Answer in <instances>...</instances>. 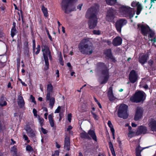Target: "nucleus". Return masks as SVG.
<instances>
[{
	"instance_id": "obj_23",
	"label": "nucleus",
	"mask_w": 156,
	"mask_h": 156,
	"mask_svg": "<svg viewBox=\"0 0 156 156\" xmlns=\"http://www.w3.org/2000/svg\"><path fill=\"white\" fill-rule=\"evenodd\" d=\"M51 96H50V97L48 99L47 98L46 96V101H49V106L51 108H52L54 106L55 103V98L54 97H51Z\"/></svg>"
},
{
	"instance_id": "obj_16",
	"label": "nucleus",
	"mask_w": 156,
	"mask_h": 156,
	"mask_svg": "<svg viewBox=\"0 0 156 156\" xmlns=\"http://www.w3.org/2000/svg\"><path fill=\"white\" fill-rule=\"evenodd\" d=\"M17 103L19 106L23 109H24L25 103L23 97L20 95H19L17 98Z\"/></svg>"
},
{
	"instance_id": "obj_62",
	"label": "nucleus",
	"mask_w": 156,
	"mask_h": 156,
	"mask_svg": "<svg viewBox=\"0 0 156 156\" xmlns=\"http://www.w3.org/2000/svg\"><path fill=\"white\" fill-rule=\"evenodd\" d=\"M56 146L58 148H59L60 147V146L58 144L57 142L56 143Z\"/></svg>"
},
{
	"instance_id": "obj_14",
	"label": "nucleus",
	"mask_w": 156,
	"mask_h": 156,
	"mask_svg": "<svg viewBox=\"0 0 156 156\" xmlns=\"http://www.w3.org/2000/svg\"><path fill=\"white\" fill-rule=\"evenodd\" d=\"M148 123L150 129L153 131H156V120L154 119H150Z\"/></svg>"
},
{
	"instance_id": "obj_5",
	"label": "nucleus",
	"mask_w": 156,
	"mask_h": 156,
	"mask_svg": "<svg viewBox=\"0 0 156 156\" xmlns=\"http://www.w3.org/2000/svg\"><path fill=\"white\" fill-rule=\"evenodd\" d=\"M146 98V94L143 91H139L136 92L131 97L130 100L132 102L136 103L143 101Z\"/></svg>"
},
{
	"instance_id": "obj_22",
	"label": "nucleus",
	"mask_w": 156,
	"mask_h": 156,
	"mask_svg": "<svg viewBox=\"0 0 156 156\" xmlns=\"http://www.w3.org/2000/svg\"><path fill=\"white\" fill-rule=\"evenodd\" d=\"M98 23L97 20H89L88 22L89 27L90 29L95 28Z\"/></svg>"
},
{
	"instance_id": "obj_15",
	"label": "nucleus",
	"mask_w": 156,
	"mask_h": 156,
	"mask_svg": "<svg viewBox=\"0 0 156 156\" xmlns=\"http://www.w3.org/2000/svg\"><path fill=\"white\" fill-rule=\"evenodd\" d=\"M147 131V129L146 126H141L138 127L136 132V134L137 135L144 134L146 133Z\"/></svg>"
},
{
	"instance_id": "obj_63",
	"label": "nucleus",
	"mask_w": 156,
	"mask_h": 156,
	"mask_svg": "<svg viewBox=\"0 0 156 156\" xmlns=\"http://www.w3.org/2000/svg\"><path fill=\"white\" fill-rule=\"evenodd\" d=\"M136 156H141V155H140L141 152H138L137 151V152H136Z\"/></svg>"
},
{
	"instance_id": "obj_47",
	"label": "nucleus",
	"mask_w": 156,
	"mask_h": 156,
	"mask_svg": "<svg viewBox=\"0 0 156 156\" xmlns=\"http://www.w3.org/2000/svg\"><path fill=\"white\" fill-rule=\"evenodd\" d=\"M72 115L71 113L69 114L68 115L67 118L69 121L70 122L71 120Z\"/></svg>"
},
{
	"instance_id": "obj_24",
	"label": "nucleus",
	"mask_w": 156,
	"mask_h": 156,
	"mask_svg": "<svg viewBox=\"0 0 156 156\" xmlns=\"http://www.w3.org/2000/svg\"><path fill=\"white\" fill-rule=\"evenodd\" d=\"M108 59H110L111 61L113 62H115L116 60L112 54L111 49H108Z\"/></svg>"
},
{
	"instance_id": "obj_12",
	"label": "nucleus",
	"mask_w": 156,
	"mask_h": 156,
	"mask_svg": "<svg viewBox=\"0 0 156 156\" xmlns=\"http://www.w3.org/2000/svg\"><path fill=\"white\" fill-rule=\"evenodd\" d=\"M143 108L140 107H137L136 109L134 119L135 121H137L140 119L143 113Z\"/></svg>"
},
{
	"instance_id": "obj_58",
	"label": "nucleus",
	"mask_w": 156,
	"mask_h": 156,
	"mask_svg": "<svg viewBox=\"0 0 156 156\" xmlns=\"http://www.w3.org/2000/svg\"><path fill=\"white\" fill-rule=\"evenodd\" d=\"M56 74L57 75V77H58L59 76V71L58 70H57L56 71Z\"/></svg>"
},
{
	"instance_id": "obj_55",
	"label": "nucleus",
	"mask_w": 156,
	"mask_h": 156,
	"mask_svg": "<svg viewBox=\"0 0 156 156\" xmlns=\"http://www.w3.org/2000/svg\"><path fill=\"white\" fill-rule=\"evenodd\" d=\"M0 8L1 10L4 11L5 9V6H1Z\"/></svg>"
},
{
	"instance_id": "obj_26",
	"label": "nucleus",
	"mask_w": 156,
	"mask_h": 156,
	"mask_svg": "<svg viewBox=\"0 0 156 156\" xmlns=\"http://www.w3.org/2000/svg\"><path fill=\"white\" fill-rule=\"evenodd\" d=\"M48 118L51 126L52 127H54V122L53 119L52 115L51 114L49 115Z\"/></svg>"
},
{
	"instance_id": "obj_52",
	"label": "nucleus",
	"mask_w": 156,
	"mask_h": 156,
	"mask_svg": "<svg viewBox=\"0 0 156 156\" xmlns=\"http://www.w3.org/2000/svg\"><path fill=\"white\" fill-rule=\"evenodd\" d=\"M72 128L73 127L71 126H69L66 129V131H70L72 129Z\"/></svg>"
},
{
	"instance_id": "obj_6",
	"label": "nucleus",
	"mask_w": 156,
	"mask_h": 156,
	"mask_svg": "<svg viewBox=\"0 0 156 156\" xmlns=\"http://www.w3.org/2000/svg\"><path fill=\"white\" fill-rule=\"evenodd\" d=\"M75 0H62L61 3V7L62 10L66 13H68L73 11L70 8Z\"/></svg>"
},
{
	"instance_id": "obj_51",
	"label": "nucleus",
	"mask_w": 156,
	"mask_h": 156,
	"mask_svg": "<svg viewBox=\"0 0 156 156\" xmlns=\"http://www.w3.org/2000/svg\"><path fill=\"white\" fill-rule=\"evenodd\" d=\"M59 151L58 150H56L55 151L54 154L53 155H54L55 156V155L57 156H58L59 155Z\"/></svg>"
},
{
	"instance_id": "obj_32",
	"label": "nucleus",
	"mask_w": 156,
	"mask_h": 156,
	"mask_svg": "<svg viewBox=\"0 0 156 156\" xmlns=\"http://www.w3.org/2000/svg\"><path fill=\"white\" fill-rule=\"evenodd\" d=\"M41 10L44 14V16L47 17L48 16V12L47 8H45L44 5H42L41 8Z\"/></svg>"
},
{
	"instance_id": "obj_19",
	"label": "nucleus",
	"mask_w": 156,
	"mask_h": 156,
	"mask_svg": "<svg viewBox=\"0 0 156 156\" xmlns=\"http://www.w3.org/2000/svg\"><path fill=\"white\" fill-rule=\"evenodd\" d=\"M131 5L133 7H137L136 14H139L142 9V7L140 4L138 2H133L131 4Z\"/></svg>"
},
{
	"instance_id": "obj_25",
	"label": "nucleus",
	"mask_w": 156,
	"mask_h": 156,
	"mask_svg": "<svg viewBox=\"0 0 156 156\" xmlns=\"http://www.w3.org/2000/svg\"><path fill=\"white\" fill-rule=\"evenodd\" d=\"M88 134L95 141H97V137L94 132L93 130H90L88 131Z\"/></svg>"
},
{
	"instance_id": "obj_57",
	"label": "nucleus",
	"mask_w": 156,
	"mask_h": 156,
	"mask_svg": "<svg viewBox=\"0 0 156 156\" xmlns=\"http://www.w3.org/2000/svg\"><path fill=\"white\" fill-rule=\"evenodd\" d=\"M48 112H46L44 114V118L46 119H47V116H48Z\"/></svg>"
},
{
	"instance_id": "obj_37",
	"label": "nucleus",
	"mask_w": 156,
	"mask_h": 156,
	"mask_svg": "<svg viewBox=\"0 0 156 156\" xmlns=\"http://www.w3.org/2000/svg\"><path fill=\"white\" fill-rule=\"evenodd\" d=\"M26 150L27 151L30 152L33 151V148L30 145H27L26 147Z\"/></svg>"
},
{
	"instance_id": "obj_50",
	"label": "nucleus",
	"mask_w": 156,
	"mask_h": 156,
	"mask_svg": "<svg viewBox=\"0 0 156 156\" xmlns=\"http://www.w3.org/2000/svg\"><path fill=\"white\" fill-rule=\"evenodd\" d=\"M41 132L44 133V134H46L47 133V131L44 129L42 127V126L41 127Z\"/></svg>"
},
{
	"instance_id": "obj_11",
	"label": "nucleus",
	"mask_w": 156,
	"mask_h": 156,
	"mask_svg": "<svg viewBox=\"0 0 156 156\" xmlns=\"http://www.w3.org/2000/svg\"><path fill=\"white\" fill-rule=\"evenodd\" d=\"M149 58V54H141L138 58L139 62L142 65H144L147 62Z\"/></svg>"
},
{
	"instance_id": "obj_54",
	"label": "nucleus",
	"mask_w": 156,
	"mask_h": 156,
	"mask_svg": "<svg viewBox=\"0 0 156 156\" xmlns=\"http://www.w3.org/2000/svg\"><path fill=\"white\" fill-rule=\"evenodd\" d=\"M43 111L45 112H48V110L47 108L45 107H43L42 108Z\"/></svg>"
},
{
	"instance_id": "obj_38",
	"label": "nucleus",
	"mask_w": 156,
	"mask_h": 156,
	"mask_svg": "<svg viewBox=\"0 0 156 156\" xmlns=\"http://www.w3.org/2000/svg\"><path fill=\"white\" fill-rule=\"evenodd\" d=\"M116 2V0H108V5H112Z\"/></svg>"
},
{
	"instance_id": "obj_45",
	"label": "nucleus",
	"mask_w": 156,
	"mask_h": 156,
	"mask_svg": "<svg viewBox=\"0 0 156 156\" xmlns=\"http://www.w3.org/2000/svg\"><path fill=\"white\" fill-rule=\"evenodd\" d=\"M33 52H35L36 47L35 41V40H33Z\"/></svg>"
},
{
	"instance_id": "obj_1",
	"label": "nucleus",
	"mask_w": 156,
	"mask_h": 156,
	"mask_svg": "<svg viewBox=\"0 0 156 156\" xmlns=\"http://www.w3.org/2000/svg\"><path fill=\"white\" fill-rule=\"evenodd\" d=\"M78 48L81 53L87 55L91 54L94 49L92 44L87 39H83L81 41Z\"/></svg>"
},
{
	"instance_id": "obj_44",
	"label": "nucleus",
	"mask_w": 156,
	"mask_h": 156,
	"mask_svg": "<svg viewBox=\"0 0 156 156\" xmlns=\"http://www.w3.org/2000/svg\"><path fill=\"white\" fill-rule=\"evenodd\" d=\"M36 49L37 51L35 52V54L37 55L39 53L41 49L40 46L39 45H38L37 46Z\"/></svg>"
},
{
	"instance_id": "obj_7",
	"label": "nucleus",
	"mask_w": 156,
	"mask_h": 156,
	"mask_svg": "<svg viewBox=\"0 0 156 156\" xmlns=\"http://www.w3.org/2000/svg\"><path fill=\"white\" fill-rule=\"evenodd\" d=\"M127 106L125 104H123L120 105L118 111V116L123 119L127 118L128 116L127 113Z\"/></svg>"
},
{
	"instance_id": "obj_20",
	"label": "nucleus",
	"mask_w": 156,
	"mask_h": 156,
	"mask_svg": "<svg viewBox=\"0 0 156 156\" xmlns=\"http://www.w3.org/2000/svg\"><path fill=\"white\" fill-rule=\"evenodd\" d=\"M70 145V138L69 137L66 136L65 138L64 148L65 149L69 151V150Z\"/></svg>"
},
{
	"instance_id": "obj_43",
	"label": "nucleus",
	"mask_w": 156,
	"mask_h": 156,
	"mask_svg": "<svg viewBox=\"0 0 156 156\" xmlns=\"http://www.w3.org/2000/svg\"><path fill=\"white\" fill-rule=\"evenodd\" d=\"M30 99H31L32 102L34 103L35 104H36V102L35 100V98L32 95L30 96Z\"/></svg>"
},
{
	"instance_id": "obj_61",
	"label": "nucleus",
	"mask_w": 156,
	"mask_h": 156,
	"mask_svg": "<svg viewBox=\"0 0 156 156\" xmlns=\"http://www.w3.org/2000/svg\"><path fill=\"white\" fill-rule=\"evenodd\" d=\"M150 40L152 41H153L154 42H156V38L154 37L153 39H150Z\"/></svg>"
},
{
	"instance_id": "obj_27",
	"label": "nucleus",
	"mask_w": 156,
	"mask_h": 156,
	"mask_svg": "<svg viewBox=\"0 0 156 156\" xmlns=\"http://www.w3.org/2000/svg\"><path fill=\"white\" fill-rule=\"evenodd\" d=\"M7 103L3 97H2L0 99V106L3 107L6 105Z\"/></svg>"
},
{
	"instance_id": "obj_17",
	"label": "nucleus",
	"mask_w": 156,
	"mask_h": 156,
	"mask_svg": "<svg viewBox=\"0 0 156 156\" xmlns=\"http://www.w3.org/2000/svg\"><path fill=\"white\" fill-rule=\"evenodd\" d=\"M53 87L51 83H49L47 85V94H46L47 98L49 99L50 96H52V94L53 92Z\"/></svg>"
},
{
	"instance_id": "obj_46",
	"label": "nucleus",
	"mask_w": 156,
	"mask_h": 156,
	"mask_svg": "<svg viewBox=\"0 0 156 156\" xmlns=\"http://www.w3.org/2000/svg\"><path fill=\"white\" fill-rule=\"evenodd\" d=\"M11 151L12 152H14L15 154H16V148L15 146H13L11 149Z\"/></svg>"
},
{
	"instance_id": "obj_8",
	"label": "nucleus",
	"mask_w": 156,
	"mask_h": 156,
	"mask_svg": "<svg viewBox=\"0 0 156 156\" xmlns=\"http://www.w3.org/2000/svg\"><path fill=\"white\" fill-rule=\"evenodd\" d=\"M25 129L29 137H34L36 136L37 133L34 124H30L26 125Z\"/></svg>"
},
{
	"instance_id": "obj_40",
	"label": "nucleus",
	"mask_w": 156,
	"mask_h": 156,
	"mask_svg": "<svg viewBox=\"0 0 156 156\" xmlns=\"http://www.w3.org/2000/svg\"><path fill=\"white\" fill-rule=\"evenodd\" d=\"M94 34L97 35H99L101 34V31L99 30H94L93 31Z\"/></svg>"
},
{
	"instance_id": "obj_29",
	"label": "nucleus",
	"mask_w": 156,
	"mask_h": 156,
	"mask_svg": "<svg viewBox=\"0 0 156 156\" xmlns=\"http://www.w3.org/2000/svg\"><path fill=\"white\" fill-rule=\"evenodd\" d=\"M80 136L82 138L90 139V137L88 135V134L87 133L85 132H83L80 134Z\"/></svg>"
},
{
	"instance_id": "obj_59",
	"label": "nucleus",
	"mask_w": 156,
	"mask_h": 156,
	"mask_svg": "<svg viewBox=\"0 0 156 156\" xmlns=\"http://www.w3.org/2000/svg\"><path fill=\"white\" fill-rule=\"evenodd\" d=\"M13 5L14 6V7H15V9L16 10H19V9L17 7V6L16 5V4L14 3L13 4Z\"/></svg>"
},
{
	"instance_id": "obj_9",
	"label": "nucleus",
	"mask_w": 156,
	"mask_h": 156,
	"mask_svg": "<svg viewBox=\"0 0 156 156\" xmlns=\"http://www.w3.org/2000/svg\"><path fill=\"white\" fill-rule=\"evenodd\" d=\"M137 26L138 28L140 27L141 33L144 36H147L148 34V32L151 29L147 25H144L138 24Z\"/></svg>"
},
{
	"instance_id": "obj_31",
	"label": "nucleus",
	"mask_w": 156,
	"mask_h": 156,
	"mask_svg": "<svg viewBox=\"0 0 156 156\" xmlns=\"http://www.w3.org/2000/svg\"><path fill=\"white\" fill-rule=\"evenodd\" d=\"M37 119L40 126L42 127L44 125V119L42 117H41L39 115L37 116Z\"/></svg>"
},
{
	"instance_id": "obj_3",
	"label": "nucleus",
	"mask_w": 156,
	"mask_h": 156,
	"mask_svg": "<svg viewBox=\"0 0 156 156\" xmlns=\"http://www.w3.org/2000/svg\"><path fill=\"white\" fill-rule=\"evenodd\" d=\"M119 12L120 16L129 19L133 17L135 14L134 9L128 6L121 7L119 8Z\"/></svg>"
},
{
	"instance_id": "obj_64",
	"label": "nucleus",
	"mask_w": 156,
	"mask_h": 156,
	"mask_svg": "<svg viewBox=\"0 0 156 156\" xmlns=\"http://www.w3.org/2000/svg\"><path fill=\"white\" fill-rule=\"evenodd\" d=\"M131 125L132 127H136L137 126L134 123H132Z\"/></svg>"
},
{
	"instance_id": "obj_34",
	"label": "nucleus",
	"mask_w": 156,
	"mask_h": 156,
	"mask_svg": "<svg viewBox=\"0 0 156 156\" xmlns=\"http://www.w3.org/2000/svg\"><path fill=\"white\" fill-rule=\"evenodd\" d=\"M101 76L103 77H106L107 76V71L106 69H103L101 72Z\"/></svg>"
},
{
	"instance_id": "obj_2",
	"label": "nucleus",
	"mask_w": 156,
	"mask_h": 156,
	"mask_svg": "<svg viewBox=\"0 0 156 156\" xmlns=\"http://www.w3.org/2000/svg\"><path fill=\"white\" fill-rule=\"evenodd\" d=\"M99 9V5L97 3L94 4L87 9L86 14V18L89 20L97 19V15Z\"/></svg>"
},
{
	"instance_id": "obj_42",
	"label": "nucleus",
	"mask_w": 156,
	"mask_h": 156,
	"mask_svg": "<svg viewBox=\"0 0 156 156\" xmlns=\"http://www.w3.org/2000/svg\"><path fill=\"white\" fill-rule=\"evenodd\" d=\"M33 112L34 116L36 118H37V116H38V115H37V111L34 108L33 109Z\"/></svg>"
},
{
	"instance_id": "obj_18",
	"label": "nucleus",
	"mask_w": 156,
	"mask_h": 156,
	"mask_svg": "<svg viewBox=\"0 0 156 156\" xmlns=\"http://www.w3.org/2000/svg\"><path fill=\"white\" fill-rule=\"evenodd\" d=\"M122 39L120 37L117 36L113 40L112 44L114 46H118L121 45L122 43Z\"/></svg>"
},
{
	"instance_id": "obj_53",
	"label": "nucleus",
	"mask_w": 156,
	"mask_h": 156,
	"mask_svg": "<svg viewBox=\"0 0 156 156\" xmlns=\"http://www.w3.org/2000/svg\"><path fill=\"white\" fill-rule=\"evenodd\" d=\"M82 6V4H79L77 7V9H79L80 10H81Z\"/></svg>"
},
{
	"instance_id": "obj_4",
	"label": "nucleus",
	"mask_w": 156,
	"mask_h": 156,
	"mask_svg": "<svg viewBox=\"0 0 156 156\" xmlns=\"http://www.w3.org/2000/svg\"><path fill=\"white\" fill-rule=\"evenodd\" d=\"M41 48L45 64L44 69L45 70H47L49 68V66L48 58H49L50 59H51V56L49 48L46 45H43L41 46Z\"/></svg>"
},
{
	"instance_id": "obj_30",
	"label": "nucleus",
	"mask_w": 156,
	"mask_h": 156,
	"mask_svg": "<svg viewBox=\"0 0 156 156\" xmlns=\"http://www.w3.org/2000/svg\"><path fill=\"white\" fill-rule=\"evenodd\" d=\"M17 33L16 28H12L11 31V36L13 37Z\"/></svg>"
},
{
	"instance_id": "obj_21",
	"label": "nucleus",
	"mask_w": 156,
	"mask_h": 156,
	"mask_svg": "<svg viewBox=\"0 0 156 156\" xmlns=\"http://www.w3.org/2000/svg\"><path fill=\"white\" fill-rule=\"evenodd\" d=\"M108 96L110 101H112L116 98L113 94L112 88V87H110L109 88V91L108 92Z\"/></svg>"
},
{
	"instance_id": "obj_36",
	"label": "nucleus",
	"mask_w": 156,
	"mask_h": 156,
	"mask_svg": "<svg viewBox=\"0 0 156 156\" xmlns=\"http://www.w3.org/2000/svg\"><path fill=\"white\" fill-rule=\"evenodd\" d=\"M148 36L149 37L152 38L154 36V33L151 29L150 31L148 32Z\"/></svg>"
},
{
	"instance_id": "obj_41",
	"label": "nucleus",
	"mask_w": 156,
	"mask_h": 156,
	"mask_svg": "<svg viewBox=\"0 0 156 156\" xmlns=\"http://www.w3.org/2000/svg\"><path fill=\"white\" fill-rule=\"evenodd\" d=\"M91 113L93 115V118L95 120H98V119L99 117L98 115L92 112H91Z\"/></svg>"
},
{
	"instance_id": "obj_35",
	"label": "nucleus",
	"mask_w": 156,
	"mask_h": 156,
	"mask_svg": "<svg viewBox=\"0 0 156 156\" xmlns=\"http://www.w3.org/2000/svg\"><path fill=\"white\" fill-rule=\"evenodd\" d=\"M144 147L142 149H141V147H140V145H139L137 147H136V152H137V151L138 152H141V151L144 149L147 148L149 147Z\"/></svg>"
},
{
	"instance_id": "obj_33",
	"label": "nucleus",
	"mask_w": 156,
	"mask_h": 156,
	"mask_svg": "<svg viewBox=\"0 0 156 156\" xmlns=\"http://www.w3.org/2000/svg\"><path fill=\"white\" fill-rule=\"evenodd\" d=\"M108 125L110 128V130L112 132H115V129L113 128V126L110 121H108Z\"/></svg>"
},
{
	"instance_id": "obj_39",
	"label": "nucleus",
	"mask_w": 156,
	"mask_h": 156,
	"mask_svg": "<svg viewBox=\"0 0 156 156\" xmlns=\"http://www.w3.org/2000/svg\"><path fill=\"white\" fill-rule=\"evenodd\" d=\"M23 138L25 140L27 141V142L29 143L30 142V140H29L28 136L25 134H23Z\"/></svg>"
},
{
	"instance_id": "obj_28",
	"label": "nucleus",
	"mask_w": 156,
	"mask_h": 156,
	"mask_svg": "<svg viewBox=\"0 0 156 156\" xmlns=\"http://www.w3.org/2000/svg\"><path fill=\"white\" fill-rule=\"evenodd\" d=\"M109 147L113 156H115V151L112 144L111 142H109Z\"/></svg>"
},
{
	"instance_id": "obj_49",
	"label": "nucleus",
	"mask_w": 156,
	"mask_h": 156,
	"mask_svg": "<svg viewBox=\"0 0 156 156\" xmlns=\"http://www.w3.org/2000/svg\"><path fill=\"white\" fill-rule=\"evenodd\" d=\"M153 61L151 59L148 62L149 65L151 67L153 65Z\"/></svg>"
},
{
	"instance_id": "obj_48",
	"label": "nucleus",
	"mask_w": 156,
	"mask_h": 156,
	"mask_svg": "<svg viewBox=\"0 0 156 156\" xmlns=\"http://www.w3.org/2000/svg\"><path fill=\"white\" fill-rule=\"evenodd\" d=\"M61 109V107L58 106L57 108L55 110V113H58L59 112Z\"/></svg>"
},
{
	"instance_id": "obj_60",
	"label": "nucleus",
	"mask_w": 156,
	"mask_h": 156,
	"mask_svg": "<svg viewBox=\"0 0 156 156\" xmlns=\"http://www.w3.org/2000/svg\"><path fill=\"white\" fill-rule=\"evenodd\" d=\"M150 40L152 41H153L154 42H156V38L154 37L153 39H150Z\"/></svg>"
},
{
	"instance_id": "obj_56",
	"label": "nucleus",
	"mask_w": 156,
	"mask_h": 156,
	"mask_svg": "<svg viewBox=\"0 0 156 156\" xmlns=\"http://www.w3.org/2000/svg\"><path fill=\"white\" fill-rule=\"evenodd\" d=\"M7 87L8 88H11V89L12 88V87L11 86V83L10 82H9L8 84Z\"/></svg>"
},
{
	"instance_id": "obj_10",
	"label": "nucleus",
	"mask_w": 156,
	"mask_h": 156,
	"mask_svg": "<svg viewBox=\"0 0 156 156\" xmlns=\"http://www.w3.org/2000/svg\"><path fill=\"white\" fill-rule=\"evenodd\" d=\"M138 75L137 73L134 70H132L130 72L129 79L130 82L132 83H135L137 80Z\"/></svg>"
},
{
	"instance_id": "obj_13",
	"label": "nucleus",
	"mask_w": 156,
	"mask_h": 156,
	"mask_svg": "<svg viewBox=\"0 0 156 156\" xmlns=\"http://www.w3.org/2000/svg\"><path fill=\"white\" fill-rule=\"evenodd\" d=\"M126 23V20H118L115 23V27L117 31L121 32L122 26Z\"/></svg>"
}]
</instances>
